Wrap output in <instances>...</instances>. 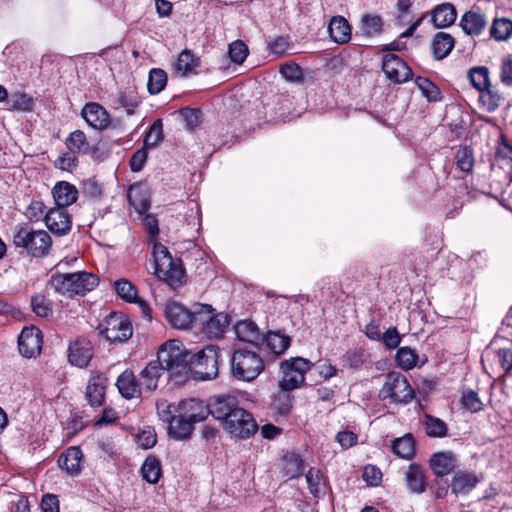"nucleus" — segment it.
I'll return each instance as SVG.
<instances>
[{
    "instance_id": "4be33fe9",
    "label": "nucleus",
    "mask_w": 512,
    "mask_h": 512,
    "mask_svg": "<svg viewBox=\"0 0 512 512\" xmlns=\"http://www.w3.org/2000/svg\"><path fill=\"white\" fill-rule=\"evenodd\" d=\"M236 337L244 342L258 346L264 342V336L255 322L251 320H241L234 326Z\"/></svg>"
},
{
    "instance_id": "c9c22d12",
    "label": "nucleus",
    "mask_w": 512,
    "mask_h": 512,
    "mask_svg": "<svg viewBox=\"0 0 512 512\" xmlns=\"http://www.w3.org/2000/svg\"><path fill=\"white\" fill-rule=\"evenodd\" d=\"M268 349L275 355H282L291 345V338L280 331H269L264 336Z\"/></svg>"
},
{
    "instance_id": "603ef678",
    "label": "nucleus",
    "mask_w": 512,
    "mask_h": 512,
    "mask_svg": "<svg viewBox=\"0 0 512 512\" xmlns=\"http://www.w3.org/2000/svg\"><path fill=\"white\" fill-rule=\"evenodd\" d=\"M469 81L479 92L491 84L488 68L480 66L469 71Z\"/></svg>"
},
{
    "instance_id": "f3484780",
    "label": "nucleus",
    "mask_w": 512,
    "mask_h": 512,
    "mask_svg": "<svg viewBox=\"0 0 512 512\" xmlns=\"http://www.w3.org/2000/svg\"><path fill=\"white\" fill-rule=\"evenodd\" d=\"M47 228L57 236L68 234L72 227L71 216L66 209L51 208L44 217Z\"/></svg>"
},
{
    "instance_id": "37998d69",
    "label": "nucleus",
    "mask_w": 512,
    "mask_h": 512,
    "mask_svg": "<svg viewBox=\"0 0 512 512\" xmlns=\"http://www.w3.org/2000/svg\"><path fill=\"white\" fill-rule=\"evenodd\" d=\"M460 405L462 409L477 413L484 409V404L478 393L472 389H464L461 393Z\"/></svg>"
},
{
    "instance_id": "a18cd8bd",
    "label": "nucleus",
    "mask_w": 512,
    "mask_h": 512,
    "mask_svg": "<svg viewBox=\"0 0 512 512\" xmlns=\"http://www.w3.org/2000/svg\"><path fill=\"white\" fill-rule=\"evenodd\" d=\"M382 19L378 15H363L360 22V29L367 37H373L382 31Z\"/></svg>"
},
{
    "instance_id": "cd10ccee",
    "label": "nucleus",
    "mask_w": 512,
    "mask_h": 512,
    "mask_svg": "<svg viewBox=\"0 0 512 512\" xmlns=\"http://www.w3.org/2000/svg\"><path fill=\"white\" fill-rule=\"evenodd\" d=\"M330 38L338 44L348 43L351 39V27L343 16H333L328 25Z\"/></svg>"
},
{
    "instance_id": "c756f323",
    "label": "nucleus",
    "mask_w": 512,
    "mask_h": 512,
    "mask_svg": "<svg viewBox=\"0 0 512 512\" xmlns=\"http://www.w3.org/2000/svg\"><path fill=\"white\" fill-rule=\"evenodd\" d=\"M479 478L473 472H457L451 480V491L455 495H465L478 484Z\"/></svg>"
},
{
    "instance_id": "423d86ee",
    "label": "nucleus",
    "mask_w": 512,
    "mask_h": 512,
    "mask_svg": "<svg viewBox=\"0 0 512 512\" xmlns=\"http://www.w3.org/2000/svg\"><path fill=\"white\" fill-rule=\"evenodd\" d=\"M379 397L382 400H389L391 403L407 404L413 400L414 391L406 376L399 372H390L385 376Z\"/></svg>"
},
{
    "instance_id": "aec40b11",
    "label": "nucleus",
    "mask_w": 512,
    "mask_h": 512,
    "mask_svg": "<svg viewBox=\"0 0 512 512\" xmlns=\"http://www.w3.org/2000/svg\"><path fill=\"white\" fill-rule=\"evenodd\" d=\"M176 412L181 413L194 425L195 423L204 421L208 417L209 407L208 403L205 404L201 400L192 398L180 401Z\"/></svg>"
},
{
    "instance_id": "79ce46f5",
    "label": "nucleus",
    "mask_w": 512,
    "mask_h": 512,
    "mask_svg": "<svg viewBox=\"0 0 512 512\" xmlns=\"http://www.w3.org/2000/svg\"><path fill=\"white\" fill-rule=\"evenodd\" d=\"M491 37L497 41H506L512 36V21L508 18H496L490 28Z\"/></svg>"
},
{
    "instance_id": "680f3d73",
    "label": "nucleus",
    "mask_w": 512,
    "mask_h": 512,
    "mask_svg": "<svg viewBox=\"0 0 512 512\" xmlns=\"http://www.w3.org/2000/svg\"><path fill=\"white\" fill-rule=\"evenodd\" d=\"M457 167L463 172H469L474 165L472 150L467 147L460 148L455 155Z\"/></svg>"
},
{
    "instance_id": "6e6d98bb",
    "label": "nucleus",
    "mask_w": 512,
    "mask_h": 512,
    "mask_svg": "<svg viewBox=\"0 0 512 512\" xmlns=\"http://www.w3.org/2000/svg\"><path fill=\"white\" fill-rule=\"evenodd\" d=\"M10 109L18 111H30L33 107V99L23 92L13 93L7 100Z\"/></svg>"
},
{
    "instance_id": "0e129e2a",
    "label": "nucleus",
    "mask_w": 512,
    "mask_h": 512,
    "mask_svg": "<svg viewBox=\"0 0 512 512\" xmlns=\"http://www.w3.org/2000/svg\"><path fill=\"white\" fill-rule=\"evenodd\" d=\"M342 361L345 366L357 369L365 362V354L360 349L350 350L343 355Z\"/></svg>"
},
{
    "instance_id": "864d4df0",
    "label": "nucleus",
    "mask_w": 512,
    "mask_h": 512,
    "mask_svg": "<svg viewBox=\"0 0 512 512\" xmlns=\"http://www.w3.org/2000/svg\"><path fill=\"white\" fill-rule=\"evenodd\" d=\"M114 288L117 295L124 301L132 303L137 301V289L136 287L126 279H118L114 283Z\"/></svg>"
},
{
    "instance_id": "ea45409f",
    "label": "nucleus",
    "mask_w": 512,
    "mask_h": 512,
    "mask_svg": "<svg viewBox=\"0 0 512 512\" xmlns=\"http://www.w3.org/2000/svg\"><path fill=\"white\" fill-rule=\"evenodd\" d=\"M304 464L299 455L287 453L283 457L282 472L289 479L297 478L302 475Z\"/></svg>"
},
{
    "instance_id": "2f4dec72",
    "label": "nucleus",
    "mask_w": 512,
    "mask_h": 512,
    "mask_svg": "<svg viewBox=\"0 0 512 512\" xmlns=\"http://www.w3.org/2000/svg\"><path fill=\"white\" fill-rule=\"evenodd\" d=\"M454 38L446 32H438L434 35L431 48L436 60H442L447 57L454 48Z\"/></svg>"
},
{
    "instance_id": "9d476101",
    "label": "nucleus",
    "mask_w": 512,
    "mask_h": 512,
    "mask_svg": "<svg viewBox=\"0 0 512 512\" xmlns=\"http://www.w3.org/2000/svg\"><path fill=\"white\" fill-rule=\"evenodd\" d=\"M202 314L205 315L201 321H198L197 328L201 330L208 338L218 339L223 336L229 321L227 315L223 313L214 314L211 305L202 304Z\"/></svg>"
},
{
    "instance_id": "4468645a",
    "label": "nucleus",
    "mask_w": 512,
    "mask_h": 512,
    "mask_svg": "<svg viewBox=\"0 0 512 512\" xmlns=\"http://www.w3.org/2000/svg\"><path fill=\"white\" fill-rule=\"evenodd\" d=\"M94 355L93 345L86 338H77L69 344L68 360L71 365L85 368L89 365Z\"/></svg>"
},
{
    "instance_id": "9b49d317",
    "label": "nucleus",
    "mask_w": 512,
    "mask_h": 512,
    "mask_svg": "<svg viewBox=\"0 0 512 512\" xmlns=\"http://www.w3.org/2000/svg\"><path fill=\"white\" fill-rule=\"evenodd\" d=\"M209 415L224 424L236 409L241 408L236 396L230 394H221L213 396L208 401Z\"/></svg>"
},
{
    "instance_id": "3c124183",
    "label": "nucleus",
    "mask_w": 512,
    "mask_h": 512,
    "mask_svg": "<svg viewBox=\"0 0 512 512\" xmlns=\"http://www.w3.org/2000/svg\"><path fill=\"white\" fill-rule=\"evenodd\" d=\"M143 478L149 483H157L161 476V466L155 457H147L141 468Z\"/></svg>"
},
{
    "instance_id": "de8ad7c7",
    "label": "nucleus",
    "mask_w": 512,
    "mask_h": 512,
    "mask_svg": "<svg viewBox=\"0 0 512 512\" xmlns=\"http://www.w3.org/2000/svg\"><path fill=\"white\" fill-rule=\"evenodd\" d=\"M395 360L399 367L408 371L417 365L418 355L415 350L405 346L398 349Z\"/></svg>"
},
{
    "instance_id": "2eb2a0df",
    "label": "nucleus",
    "mask_w": 512,
    "mask_h": 512,
    "mask_svg": "<svg viewBox=\"0 0 512 512\" xmlns=\"http://www.w3.org/2000/svg\"><path fill=\"white\" fill-rule=\"evenodd\" d=\"M197 366L203 368V371H199L204 375L205 379H213L218 374V360L220 357V350L214 345H208L203 350L195 355Z\"/></svg>"
},
{
    "instance_id": "49530a36",
    "label": "nucleus",
    "mask_w": 512,
    "mask_h": 512,
    "mask_svg": "<svg viewBox=\"0 0 512 512\" xmlns=\"http://www.w3.org/2000/svg\"><path fill=\"white\" fill-rule=\"evenodd\" d=\"M153 243V258H154V264H155V272L159 269L167 268L169 265L172 264L174 259L172 258L170 252L168 251L167 247L163 244L155 241H152Z\"/></svg>"
},
{
    "instance_id": "7c9ffc66",
    "label": "nucleus",
    "mask_w": 512,
    "mask_h": 512,
    "mask_svg": "<svg viewBox=\"0 0 512 512\" xmlns=\"http://www.w3.org/2000/svg\"><path fill=\"white\" fill-rule=\"evenodd\" d=\"M176 413L177 414L168 425V434L175 440L187 439L192 435L194 431V425L181 413Z\"/></svg>"
},
{
    "instance_id": "338daca9",
    "label": "nucleus",
    "mask_w": 512,
    "mask_h": 512,
    "mask_svg": "<svg viewBox=\"0 0 512 512\" xmlns=\"http://www.w3.org/2000/svg\"><path fill=\"white\" fill-rule=\"evenodd\" d=\"M280 73L286 80L297 81L302 78V70L296 63H285L280 67Z\"/></svg>"
},
{
    "instance_id": "09e8293b",
    "label": "nucleus",
    "mask_w": 512,
    "mask_h": 512,
    "mask_svg": "<svg viewBox=\"0 0 512 512\" xmlns=\"http://www.w3.org/2000/svg\"><path fill=\"white\" fill-rule=\"evenodd\" d=\"M66 147L75 154L85 153L89 147L87 137L81 130H75L66 139Z\"/></svg>"
},
{
    "instance_id": "1a4fd4ad",
    "label": "nucleus",
    "mask_w": 512,
    "mask_h": 512,
    "mask_svg": "<svg viewBox=\"0 0 512 512\" xmlns=\"http://www.w3.org/2000/svg\"><path fill=\"white\" fill-rule=\"evenodd\" d=\"M223 427L231 436L238 439H248L258 430V424L253 415L242 407L236 409L231 418L224 422Z\"/></svg>"
},
{
    "instance_id": "393cba45",
    "label": "nucleus",
    "mask_w": 512,
    "mask_h": 512,
    "mask_svg": "<svg viewBox=\"0 0 512 512\" xmlns=\"http://www.w3.org/2000/svg\"><path fill=\"white\" fill-rule=\"evenodd\" d=\"M52 195L57 205L56 208L65 209L76 202L78 190L69 182L60 181L53 187Z\"/></svg>"
},
{
    "instance_id": "e433bc0d",
    "label": "nucleus",
    "mask_w": 512,
    "mask_h": 512,
    "mask_svg": "<svg viewBox=\"0 0 512 512\" xmlns=\"http://www.w3.org/2000/svg\"><path fill=\"white\" fill-rule=\"evenodd\" d=\"M487 356H492L493 361L503 370L504 374L502 376L512 375V345L492 349L487 352Z\"/></svg>"
},
{
    "instance_id": "4d7b16f0",
    "label": "nucleus",
    "mask_w": 512,
    "mask_h": 512,
    "mask_svg": "<svg viewBox=\"0 0 512 512\" xmlns=\"http://www.w3.org/2000/svg\"><path fill=\"white\" fill-rule=\"evenodd\" d=\"M163 140L162 120L157 119L150 126L144 138L145 148H154Z\"/></svg>"
},
{
    "instance_id": "f8f14e48",
    "label": "nucleus",
    "mask_w": 512,
    "mask_h": 512,
    "mask_svg": "<svg viewBox=\"0 0 512 512\" xmlns=\"http://www.w3.org/2000/svg\"><path fill=\"white\" fill-rule=\"evenodd\" d=\"M382 70L394 83H404L413 75L411 68L395 54H386L383 57Z\"/></svg>"
},
{
    "instance_id": "f704fd0d",
    "label": "nucleus",
    "mask_w": 512,
    "mask_h": 512,
    "mask_svg": "<svg viewBox=\"0 0 512 512\" xmlns=\"http://www.w3.org/2000/svg\"><path fill=\"white\" fill-rule=\"evenodd\" d=\"M391 448L397 456L406 460H411L416 453L415 439L412 434H405L404 436L393 440Z\"/></svg>"
},
{
    "instance_id": "bb28decb",
    "label": "nucleus",
    "mask_w": 512,
    "mask_h": 512,
    "mask_svg": "<svg viewBox=\"0 0 512 512\" xmlns=\"http://www.w3.org/2000/svg\"><path fill=\"white\" fill-rule=\"evenodd\" d=\"M156 274L174 289L180 287L186 279L185 270L179 260H174L167 268L159 269Z\"/></svg>"
},
{
    "instance_id": "39448f33",
    "label": "nucleus",
    "mask_w": 512,
    "mask_h": 512,
    "mask_svg": "<svg viewBox=\"0 0 512 512\" xmlns=\"http://www.w3.org/2000/svg\"><path fill=\"white\" fill-rule=\"evenodd\" d=\"M263 370L264 361L257 352L241 348L234 351L231 358V372L236 379L250 382Z\"/></svg>"
},
{
    "instance_id": "5fc2aeb1",
    "label": "nucleus",
    "mask_w": 512,
    "mask_h": 512,
    "mask_svg": "<svg viewBox=\"0 0 512 512\" xmlns=\"http://www.w3.org/2000/svg\"><path fill=\"white\" fill-rule=\"evenodd\" d=\"M415 84L418 89L421 91L422 95L428 101H438L440 100V91L438 87L431 82L428 78L425 77H417L415 79Z\"/></svg>"
},
{
    "instance_id": "b1692460",
    "label": "nucleus",
    "mask_w": 512,
    "mask_h": 512,
    "mask_svg": "<svg viewBox=\"0 0 512 512\" xmlns=\"http://www.w3.org/2000/svg\"><path fill=\"white\" fill-rule=\"evenodd\" d=\"M139 379L130 370H125L117 379L116 386L126 399L139 397L143 391Z\"/></svg>"
},
{
    "instance_id": "c03bdc74",
    "label": "nucleus",
    "mask_w": 512,
    "mask_h": 512,
    "mask_svg": "<svg viewBox=\"0 0 512 512\" xmlns=\"http://www.w3.org/2000/svg\"><path fill=\"white\" fill-rule=\"evenodd\" d=\"M167 73L160 68H153L148 75L147 89L152 95L160 93L167 84Z\"/></svg>"
},
{
    "instance_id": "f257e3e1",
    "label": "nucleus",
    "mask_w": 512,
    "mask_h": 512,
    "mask_svg": "<svg viewBox=\"0 0 512 512\" xmlns=\"http://www.w3.org/2000/svg\"><path fill=\"white\" fill-rule=\"evenodd\" d=\"M99 283L98 277L89 272L58 273L51 275L48 286L57 294L66 297L85 295Z\"/></svg>"
},
{
    "instance_id": "13d9d810",
    "label": "nucleus",
    "mask_w": 512,
    "mask_h": 512,
    "mask_svg": "<svg viewBox=\"0 0 512 512\" xmlns=\"http://www.w3.org/2000/svg\"><path fill=\"white\" fill-rule=\"evenodd\" d=\"M289 392L281 390L273 397L272 408L280 415H287L292 408V397Z\"/></svg>"
},
{
    "instance_id": "6e6552de",
    "label": "nucleus",
    "mask_w": 512,
    "mask_h": 512,
    "mask_svg": "<svg viewBox=\"0 0 512 512\" xmlns=\"http://www.w3.org/2000/svg\"><path fill=\"white\" fill-rule=\"evenodd\" d=\"M99 334L110 342L128 340L133 333L130 320L120 313H111L98 326Z\"/></svg>"
},
{
    "instance_id": "0eeeda50",
    "label": "nucleus",
    "mask_w": 512,
    "mask_h": 512,
    "mask_svg": "<svg viewBox=\"0 0 512 512\" xmlns=\"http://www.w3.org/2000/svg\"><path fill=\"white\" fill-rule=\"evenodd\" d=\"M311 366V362L302 357H292L281 362L280 390L292 391L299 388L304 383L305 374L311 369Z\"/></svg>"
},
{
    "instance_id": "e2e57ef3",
    "label": "nucleus",
    "mask_w": 512,
    "mask_h": 512,
    "mask_svg": "<svg viewBox=\"0 0 512 512\" xmlns=\"http://www.w3.org/2000/svg\"><path fill=\"white\" fill-rule=\"evenodd\" d=\"M77 163V154L70 150L59 155L54 161L55 167L64 171H72L77 166Z\"/></svg>"
},
{
    "instance_id": "20e7f679",
    "label": "nucleus",
    "mask_w": 512,
    "mask_h": 512,
    "mask_svg": "<svg viewBox=\"0 0 512 512\" xmlns=\"http://www.w3.org/2000/svg\"><path fill=\"white\" fill-rule=\"evenodd\" d=\"M201 310H203L201 303H194L188 308L179 302L168 301L165 304L164 315L167 322L175 329H196L198 321L205 317Z\"/></svg>"
},
{
    "instance_id": "4c0bfd02",
    "label": "nucleus",
    "mask_w": 512,
    "mask_h": 512,
    "mask_svg": "<svg viewBox=\"0 0 512 512\" xmlns=\"http://www.w3.org/2000/svg\"><path fill=\"white\" fill-rule=\"evenodd\" d=\"M503 100V95L492 84L480 91L479 102L488 112H494Z\"/></svg>"
},
{
    "instance_id": "58836bf2",
    "label": "nucleus",
    "mask_w": 512,
    "mask_h": 512,
    "mask_svg": "<svg viewBox=\"0 0 512 512\" xmlns=\"http://www.w3.org/2000/svg\"><path fill=\"white\" fill-rule=\"evenodd\" d=\"M199 66V59L194 56L190 50L182 51L175 64V70L181 74V76L187 77L191 74L196 73V68Z\"/></svg>"
},
{
    "instance_id": "ddd939ff",
    "label": "nucleus",
    "mask_w": 512,
    "mask_h": 512,
    "mask_svg": "<svg viewBox=\"0 0 512 512\" xmlns=\"http://www.w3.org/2000/svg\"><path fill=\"white\" fill-rule=\"evenodd\" d=\"M43 344L42 332L35 327L24 328L18 338V348L22 356L32 358L40 354Z\"/></svg>"
},
{
    "instance_id": "dca6fc26",
    "label": "nucleus",
    "mask_w": 512,
    "mask_h": 512,
    "mask_svg": "<svg viewBox=\"0 0 512 512\" xmlns=\"http://www.w3.org/2000/svg\"><path fill=\"white\" fill-rule=\"evenodd\" d=\"M403 480L407 491L420 495L427 489V479L424 468L418 463H410L403 474Z\"/></svg>"
},
{
    "instance_id": "a211bd4d",
    "label": "nucleus",
    "mask_w": 512,
    "mask_h": 512,
    "mask_svg": "<svg viewBox=\"0 0 512 512\" xmlns=\"http://www.w3.org/2000/svg\"><path fill=\"white\" fill-rule=\"evenodd\" d=\"M81 116L89 126L97 130H103L110 124L109 113L96 102L85 104L82 108Z\"/></svg>"
},
{
    "instance_id": "052dcab7",
    "label": "nucleus",
    "mask_w": 512,
    "mask_h": 512,
    "mask_svg": "<svg viewBox=\"0 0 512 512\" xmlns=\"http://www.w3.org/2000/svg\"><path fill=\"white\" fill-rule=\"evenodd\" d=\"M248 53L247 45L241 40H236L229 45V57L236 64H242L248 56Z\"/></svg>"
},
{
    "instance_id": "774afa93",
    "label": "nucleus",
    "mask_w": 512,
    "mask_h": 512,
    "mask_svg": "<svg viewBox=\"0 0 512 512\" xmlns=\"http://www.w3.org/2000/svg\"><path fill=\"white\" fill-rule=\"evenodd\" d=\"M380 339H382L383 344L388 349L397 348L401 342V336L396 327L388 328Z\"/></svg>"
},
{
    "instance_id": "72a5a7b5",
    "label": "nucleus",
    "mask_w": 512,
    "mask_h": 512,
    "mask_svg": "<svg viewBox=\"0 0 512 512\" xmlns=\"http://www.w3.org/2000/svg\"><path fill=\"white\" fill-rule=\"evenodd\" d=\"M306 481L314 498H321L327 492V481L319 469L310 468L306 473Z\"/></svg>"
},
{
    "instance_id": "69168bd1",
    "label": "nucleus",
    "mask_w": 512,
    "mask_h": 512,
    "mask_svg": "<svg viewBox=\"0 0 512 512\" xmlns=\"http://www.w3.org/2000/svg\"><path fill=\"white\" fill-rule=\"evenodd\" d=\"M156 442V433L152 428L144 429L136 436V443L142 449L152 448Z\"/></svg>"
},
{
    "instance_id": "c85d7f7f",
    "label": "nucleus",
    "mask_w": 512,
    "mask_h": 512,
    "mask_svg": "<svg viewBox=\"0 0 512 512\" xmlns=\"http://www.w3.org/2000/svg\"><path fill=\"white\" fill-rule=\"evenodd\" d=\"M162 373L163 369H161L159 362L150 361L138 376L139 385L148 392L155 390Z\"/></svg>"
},
{
    "instance_id": "a878e982",
    "label": "nucleus",
    "mask_w": 512,
    "mask_h": 512,
    "mask_svg": "<svg viewBox=\"0 0 512 512\" xmlns=\"http://www.w3.org/2000/svg\"><path fill=\"white\" fill-rule=\"evenodd\" d=\"M83 453L78 447H70L58 459L59 467L70 475H77L81 471Z\"/></svg>"
},
{
    "instance_id": "6ab92c4d",
    "label": "nucleus",
    "mask_w": 512,
    "mask_h": 512,
    "mask_svg": "<svg viewBox=\"0 0 512 512\" xmlns=\"http://www.w3.org/2000/svg\"><path fill=\"white\" fill-rule=\"evenodd\" d=\"M106 376L100 371H92L86 387V398L91 406H101L105 399Z\"/></svg>"
},
{
    "instance_id": "7ed1b4c3",
    "label": "nucleus",
    "mask_w": 512,
    "mask_h": 512,
    "mask_svg": "<svg viewBox=\"0 0 512 512\" xmlns=\"http://www.w3.org/2000/svg\"><path fill=\"white\" fill-rule=\"evenodd\" d=\"M193 356L185 349L178 340H170L161 345L157 352V359L161 369L168 370L173 374L185 372L188 363H193Z\"/></svg>"
},
{
    "instance_id": "a19ab883",
    "label": "nucleus",
    "mask_w": 512,
    "mask_h": 512,
    "mask_svg": "<svg viewBox=\"0 0 512 512\" xmlns=\"http://www.w3.org/2000/svg\"><path fill=\"white\" fill-rule=\"evenodd\" d=\"M425 432L429 437L443 438L448 433L447 424L440 418L429 414L424 415Z\"/></svg>"
},
{
    "instance_id": "5701e85b",
    "label": "nucleus",
    "mask_w": 512,
    "mask_h": 512,
    "mask_svg": "<svg viewBox=\"0 0 512 512\" xmlns=\"http://www.w3.org/2000/svg\"><path fill=\"white\" fill-rule=\"evenodd\" d=\"M431 21L435 28H446L451 26L457 18V11L452 3H441L431 11Z\"/></svg>"
},
{
    "instance_id": "473e14b6",
    "label": "nucleus",
    "mask_w": 512,
    "mask_h": 512,
    "mask_svg": "<svg viewBox=\"0 0 512 512\" xmlns=\"http://www.w3.org/2000/svg\"><path fill=\"white\" fill-rule=\"evenodd\" d=\"M460 26L468 35H479L486 26V19L481 13L467 11L461 17Z\"/></svg>"
},
{
    "instance_id": "bf43d9fd",
    "label": "nucleus",
    "mask_w": 512,
    "mask_h": 512,
    "mask_svg": "<svg viewBox=\"0 0 512 512\" xmlns=\"http://www.w3.org/2000/svg\"><path fill=\"white\" fill-rule=\"evenodd\" d=\"M118 103L125 108L127 115H133L140 101L135 92L123 91L119 93Z\"/></svg>"
},
{
    "instance_id": "8fccbe9b",
    "label": "nucleus",
    "mask_w": 512,
    "mask_h": 512,
    "mask_svg": "<svg viewBox=\"0 0 512 512\" xmlns=\"http://www.w3.org/2000/svg\"><path fill=\"white\" fill-rule=\"evenodd\" d=\"M32 311L39 317L47 318L52 315V301L43 294H35L31 297Z\"/></svg>"
},
{
    "instance_id": "f03ea898",
    "label": "nucleus",
    "mask_w": 512,
    "mask_h": 512,
    "mask_svg": "<svg viewBox=\"0 0 512 512\" xmlns=\"http://www.w3.org/2000/svg\"><path fill=\"white\" fill-rule=\"evenodd\" d=\"M12 242L16 248L36 258L47 256L52 246L51 237L45 230H34L27 223L14 227Z\"/></svg>"
},
{
    "instance_id": "412c9836",
    "label": "nucleus",
    "mask_w": 512,
    "mask_h": 512,
    "mask_svg": "<svg viewBox=\"0 0 512 512\" xmlns=\"http://www.w3.org/2000/svg\"><path fill=\"white\" fill-rule=\"evenodd\" d=\"M456 463L452 452H436L429 459V467L437 477L450 474L455 469Z\"/></svg>"
}]
</instances>
